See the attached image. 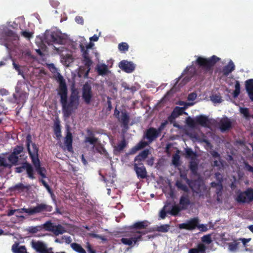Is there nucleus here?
<instances>
[{"label":"nucleus","mask_w":253,"mask_h":253,"mask_svg":"<svg viewBox=\"0 0 253 253\" xmlns=\"http://www.w3.org/2000/svg\"><path fill=\"white\" fill-rule=\"evenodd\" d=\"M56 80L59 83L57 91L60 97L62 113L64 117L69 118L79 107V92L77 90L73 89L68 101V88L65 79L60 73H58Z\"/></svg>","instance_id":"obj_1"},{"label":"nucleus","mask_w":253,"mask_h":253,"mask_svg":"<svg viewBox=\"0 0 253 253\" xmlns=\"http://www.w3.org/2000/svg\"><path fill=\"white\" fill-rule=\"evenodd\" d=\"M149 224L147 220H143L137 221L128 226V229L130 231L127 232L126 236L129 238H122L121 239V243L130 247L135 244L138 245V243L142 240V236L148 232L147 231L142 230L146 229Z\"/></svg>","instance_id":"obj_2"},{"label":"nucleus","mask_w":253,"mask_h":253,"mask_svg":"<svg viewBox=\"0 0 253 253\" xmlns=\"http://www.w3.org/2000/svg\"><path fill=\"white\" fill-rule=\"evenodd\" d=\"M220 59L215 55L208 58L199 56L195 61V64L203 71L204 74L211 75L213 73V66Z\"/></svg>","instance_id":"obj_3"},{"label":"nucleus","mask_w":253,"mask_h":253,"mask_svg":"<svg viewBox=\"0 0 253 253\" xmlns=\"http://www.w3.org/2000/svg\"><path fill=\"white\" fill-rule=\"evenodd\" d=\"M235 200L240 204L250 203L253 201V188H249L244 192L239 191Z\"/></svg>","instance_id":"obj_4"},{"label":"nucleus","mask_w":253,"mask_h":253,"mask_svg":"<svg viewBox=\"0 0 253 253\" xmlns=\"http://www.w3.org/2000/svg\"><path fill=\"white\" fill-rule=\"evenodd\" d=\"M82 97L86 104L88 105L90 103L93 94L91 86L87 83H85L83 86Z\"/></svg>","instance_id":"obj_5"},{"label":"nucleus","mask_w":253,"mask_h":253,"mask_svg":"<svg viewBox=\"0 0 253 253\" xmlns=\"http://www.w3.org/2000/svg\"><path fill=\"white\" fill-rule=\"evenodd\" d=\"M53 208L51 206L45 204H38L36 207L31 208V214L33 215L42 212H50Z\"/></svg>","instance_id":"obj_6"},{"label":"nucleus","mask_w":253,"mask_h":253,"mask_svg":"<svg viewBox=\"0 0 253 253\" xmlns=\"http://www.w3.org/2000/svg\"><path fill=\"white\" fill-rule=\"evenodd\" d=\"M134 170L138 178L145 179L147 178V172L142 163H135L134 164Z\"/></svg>","instance_id":"obj_7"},{"label":"nucleus","mask_w":253,"mask_h":253,"mask_svg":"<svg viewBox=\"0 0 253 253\" xmlns=\"http://www.w3.org/2000/svg\"><path fill=\"white\" fill-rule=\"evenodd\" d=\"M185 180L192 191L197 193L201 192V187L203 185V182L200 178L195 180H190L186 177Z\"/></svg>","instance_id":"obj_8"},{"label":"nucleus","mask_w":253,"mask_h":253,"mask_svg":"<svg viewBox=\"0 0 253 253\" xmlns=\"http://www.w3.org/2000/svg\"><path fill=\"white\" fill-rule=\"evenodd\" d=\"M44 41L48 45H52L53 43L61 44L63 39L55 33H51L45 35Z\"/></svg>","instance_id":"obj_9"},{"label":"nucleus","mask_w":253,"mask_h":253,"mask_svg":"<svg viewBox=\"0 0 253 253\" xmlns=\"http://www.w3.org/2000/svg\"><path fill=\"white\" fill-rule=\"evenodd\" d=\"M160 135L159 131L154 127L147 129L144 135V138L148 140L149 143H151L157 139Z\"/></svg>","instance_id":"obj_10"},{"label":"nucleus","mask_w":253,"mask_h":253,"mask_svg":"<svg viewBox=\"0 0 253 253\" xmlns=\"http://www.w3.org/2000/svg\"><path fill=\"white\" fill-rule=\"evenodd\" d=\"M211 121V119H209L207 116L204 115H199L196 117V122L197 124L204 127H210L212 125Z\"/></svg>","instance_id":"obj_11"},{"label":"nucleus","mask_w":253,"mask_h":253,"mask_svg":"<svg viewBox=\"0 0 253 253\" xmlns=\"http://www.w3.org/2000/svg\"><path fill=\"white\" fill-rule=\"evenodd\" d=\"M198 219L197 218H194L188 221L186 223L180 224L179 227L180 229L192 230L198 226Z\"/></svg>","instance_id":"obj_12"},{"label":"nucleus","mask_w":253,"mask_h":253,"mask_svg":"<svg viewBox=\"0 0 253 253\" xmlns=\"http://www.w3.org/2000/svg\"><path fill=\"white\" fill-rule=\"evenodd\" d=\"M119 67L127 73H132L135 69V65L132 62L125 60L120 62Z\"/></svg>","instance_id":"obj_13"},{"label":"nucleus","mask_w":253,"mask_h":253,"mask_svg":"<svg viewBox=\"0 0 253 253\" xmlns=\"http://www.w3.org/2000/svg\"><path fill=\"white\" fill-rule=\"evenodd\" d=\"M31 245L32 248L39 253H46L48 250L46 245L41 241H32Z\"/></svg>","instance_id":"obj_14"},{"label":"nucleus","mask_w":253,"mask_h":253,"mask_svg":"<svg viewBox=\"0 0 253 253\" xmlns=\"http://www.w3.org/2000/svg\"><path fill=\"white\" fill-rule=\"evenodd\" d=\"M121 113V115L118 120L121 123L124 128H127L130 120L129 113L125 109L122 110Z\"/></svg>","instance_id":"obj_15"},{"label":"nucleus","mask_w":253,"mask_h":253,"mask_svg":"<svg viewBox=\"0 0 253 253\" xmlns=\"http://www.w3.org/2000/svg\"><path fill=\"white\" fill-rule=\"evenodd\" d=\"M232 126V122L227 117L222 118L219 123V127L222 132L229 130Z\"/></svg>","instance_id":"obj_16"},{"label":"nucleus","mask_w":253,"mask_h":253,"mask_svg":"<svg viewBox=\"0 0 253 253\" xmlns=\"http://www.w3.org/2000/svg\"><path fill=\"white\" fill-rule=\"evenodd\" d=\"M184 72H185L186 76L183 78V81L184 84H185L188 82L190 80L191 78L196 74V70L195 68L193 67V65H191L190 66L187 67Z\"/></svg>","instance_id":"obj_17"},{"label":"nucleus","mask_w":253,"mask_h":253,"mask_svg":"<svg viewBox=\"0 0 253 253\" xmlns=\"http://www.w3.org/2000/svg\"><path fill=\"white\" fill-rule=\"evenodd\" d=\"M11 192L18 193H22L29 190V186H25L22 183H19L9 188Z\"/></svg>","instance_id":"obj_18"},{"label":"nucleus","mask_w":253,"mask_h":253,"mask_svg":"<svg viewBox=\"0 0 253 253\" xmlns=\"http://www.w3.org/2000/svg\"><path fill=\"white\" fill-rule=\"evenodd\" d=\"M73 136L72 133L68 130L65 137L64 144L69 152L73 151Z\"/></svg>","instance_id":"obj_19"},{"label":"nucleus","mask_w":253,"mask_h":253,"mask_svg":"<svg viewBox=\"0 0 253 253\" xmlns=\"http://www.w3.org/2000/svg\"><path fill=\"white\" fill-rule=\"evenodd\" d=\"M150 153V151L148 149L143 150L135 157L134 162L135 163H142L147 158Z\"/></svg>","instance_id":"obj_20"},{"label":"nucleus","mask_w":253,"mask_h":253,"mask_svg":"<svg viewBox=\"0 0 253 253\" xmlns=\"http://www.w3.org/2000/svg\"><path fill=\"white\" fill-rule=\"evenodd\" d=\"M206 246L203 243H199L196 248L190 249L188 253H206Z\"/></svg>","instance_id":"obj_21"},{"label":"nucleus","mask_w":253,"mask_h":253,"mask_svg":"<svg viewBox=\"0 0 253 253\" xmlns=\"http://www.w3.org/2000/svg\"><path fill=\"white\" fill-rule=\"evenodd\" d=\"M183 209L177 205H174V206H172L171 208L170 206H169L167 212L168 213L170 214L172 216H176Z\"/></svg>","instance_id":"obj_22"},{"label":"nucleus","mask_w":253,"mask_h":253,"mask_svg":"<svg viewBox=\"0 0 253 253\" xmlns=\"http://www.w3.org/2000/svg\"><path fill=\"white\" fill-rule=\"evenodd\" d=\"M82 62L87 68V71L85 74V76H87L90 72L91 66L92 64V61L90 57H82Z\"/></svg>","instance_id":"obj_23"},{"label":"nucleus","mask_w":253,"mask_h":253,"mask_svg":"<svg viewBox=\"0 0 253 253\" xmlns=\"http://www.w3.org/2000/svg\"><path fill=\"white\" fill-rule=\"evenodd\" d=\"M190 201L187 195L182 196L179 200V204L183 210L187 209V207L190 205Z\"/></svg>","instance_id":"obj_24"},{"label":"nucleus","mask_w":253,"mask_h":253,"mask_svg":"<svg viewBox=\"0 0 253 253\" xmlns=\"http://www.w3.org/2000/svg\"><path fill=\"white\" fill-rule=\"evenodd\" d=\"M13 97L15 99L17 104H24L26 101V99L28 97V95L26 92H22L20 93L18 97H17V96L14 94Z\"/></svg>","instance_id":"obj_25"},{"label":"nucleus","mask_w":253,"mask_h":253,"mask_svg":"<svg viewBox=\"0 0 253 253\" xmlns=\"http://www.w3.org/2000/svg\"><path fill=\"white\" fill-rule=\"evenodd\" d=\"M12 250L14 253H28L24 246H19L18 243H15L12 246Z\"/></svg>","instance_id":"obj_26"},{"label":"nucleus","mask_w":253,"mask_h":253,"mask_svg":"<svg viewBox=\"0 0 253 253\" xmlns=\"http://www.w3.org/2000/svg\"><path fill=\"white\" fill-rule=\"evenodd\" d=\"M235 69V65L232 61H230L229 63L223 68L222 73L224 75L227 76Z\"/></svg>","instance_id":"obj_27"},{"label":"nucleus","mask_w":253,"mask_h":253,"mask_svg":"<svg viewBox=\"0 0 253 253\" xmlns=\"http://www.w3.org/2000/svg\"><path fill=\"white\" fill-rule=\"evenodd\" d=\"M189 169L192 174L198 175V165L195 161H191L189 165Z\"/></svg>","instance_id":"obj_28"},{"label":"nucleus","mask_w":253,"mask_h":253,"mask_svg":"<svg viewBox=\"0 0 253 253\" xmlns=\"http://www.w3.org/2000/svg\"><path fill=\"white\" fill-rule=\"evenodd\" d=\"M96 69L97 73L99 75H105L109 72L108 67L105 64L98 65Z\"/></svg>","instance_id":"obj_29"},{"label":"nucleus","mask_w":253,"mask_h":253,"mask_svg":"<svg viewBox=\"0 0 253 253\" xmlns=\"http://www.w3.org/2000/svg\"><path fill=\"white\" fill-rule=\"evenodd\" d=\"M25 170H26L27 173L28 174V176L29 178L31 179H34L35 178V177L34 176V169L31 166V164L28 163V162H26V166H25Z\"/></svg>","instance_id":"obj_30"},{"label":"nucleus","mask_w":253,"mask_h":253,"mask_svg":"<svg viewBox=\"0 0 253 253\" xmlns=\"http://www.w3.org/2000/svg\"><path fill=\"white\" fill-rule=\"evenodd\" d=\"M53 130L54 134L57 139H60L61 137V126L59 121H56L54 123Z\"/></svg>","instance_id":"obj_31"},{"label":"nucleus","mask_w":253,"mask_h":253,"mask_svg":"<svg viewBox=\"0 0 253 253\" xmlns=\"http://www.w3.org/2000/svg\"><path fill=\"white\" fill-rule=\"evenodd\" d=\"M66 232L65 228L60 224L54 226L52 231L56 236L62 234Z\"/></svg>","instance_id":"obj_32"},{"label":"nucleus","mask_w":253,"mask_h":253,"mask_svg":"<svg viewBox=\"0 0 253 253\" xmlns=\"http://www.w3.org/2000/svg\"><path fill=\"white\" fill-rule=\"evenodd\" d=\"M171 204L170 202H167L165 206L163 207L162 209L159 212V216L161 219H165L166 217L167 211L168 210V208L169 206H170Z\"/></svg>","instance_id":"obj_33"},{"label":"nucleus","mask_w":253,"mask_h":253,"mask_svg":"<svg viewBox=\"0 0 253 253\" xmlns=\"http://www.w3.org/2000/svg\"><path fill=\"white\" fill-rule=\"evenodd\" d=\"M29 154L35 169L41 167L40 161L38 158V155H32L30 152L29 153Z\"/></svg>","instance_id":"obj_34"},{"label":"nucleus","mask_w":253,"mask_h":253,"mask_svg":"<svg viewBox=\"0 0 253 253\" xmlns=\"http://www.w3.org/2000/svg\"><path fill=\"white\" fill-rule=\"evenodd\" d=\"M126 143L125 138L117 144V146L114 147V151L118 153L123 151L124 149L126 147Z\"/></svg>","instance_id":"obj_35"},{"label":"nucleus","mask_w":253,"mask_h":253,"mask_svg":"<svg viewBox=\"0 0 253 253\" xmlns=\"http://www.w3.org/2000/svg\"><path fill=\"white\" fill-rule=\"evenodd\" d=\"M71 248L78 253H86V251L82 246L78 243H73L71 245Z\"/></svg>","instance_id":"obj_36"},{"label":"nucleus","mask_w":253,"mask_h":253,"mask_svg":"<svg viewBox=\"0 0 253 253\" xmlns=\"http://www.w3.org/2000/svg\"><path fill=\"white\" fill-rule=\"evenodd\" d=\"M41 226H42V229L43 228L46 231L52 232L55 225L51 221L49 220Z\"/></svg>","instance_id":"obj_37"},{"label":"nucleus","mask_w":253,"mask_h":253,"mask_svg":"<svg viewBox=\"0 0 253 253\" xmlns=\"http://www.w3.org/2000/svg\"><path fill=\"white\" fill-rule=\"evenodd\" d=\"M18 157L13 153H11L8 157V161L11 164L10 165L16 166L18 161Z\"/></svg>","instance_id":"obj_38"},{"label":"nucleus","mask_w":253,"mask_h":253,"mask_svg":"<svg viewBox=\"0 0 253 253\" xmlns=\"http://www.w3.org/2000/svg\"><path fill=\"white\" fill-rule=\"evenodd\" d=\"M211 187L216 188V193L217 195H219L220 193H221L222 190L223 189V186H222V183H221L219 182H212L211 183Z\"/></svg>","instance_id":"obj_39"},{"label":"nucleus","mask_w":253,"mask_h":253,"mask_svg":"<svg viewBox=\"0 0 253 253\" xmlns=\"http://www.w3.org/2000/svg\"><path fill=\"white\" fill-rule=\"evenodd\" d=\"M246 89L248 93L253 91V79H251L245 81Z\"/></svg>","instance_id":"obj_40"},{"label":"nucleus","mask_w":253,"mask_h":253,"mask_svg":"<svg viewBox=\"0 0 253 253\" xmlns=\"http://www.w3.org/2000/svg\"><path fill=\"white\" fill-rule=\"evenodd\" d=\"M169 229V224H163L160 226H158L155 228V231L162 233H166L168 232Z\"/></svg>","instance_id":"obj_41"},{"label":"nucleus","mask_w":253,"mask_h":253,"mask_svg":"<svg viewBox=\"0 0 253 253\" xmlns=\"http://www.w3.org/2000/svg\"><path fill=\"white\" fill-rule=\"evenodd\" d=\"M235 88L233 92V96L234 98H236L239 96L241 92V86L239 81H236Z\"/></svg>","instance_id":"obj_42"},{"label":"nucleus","mask_w":253,"mask_h":253,"mask_svg":"<svg viewBox=\"0 0 253 253\" xmlns=\"http://www.w3.org/2000/svg\"><path fill=\"white\" fill-rule=\"evenodd\" d=\"M185 157L187 158H191L192 160L196 157V153L191 148H186L185 149Z\"/></svg>","instance_id":"obj_43"},{"label":"nucleus","mask_w":253,"mask_h":253,"mask_svg":"<svg viewBox=\"0 0 253 253\" xmlns=\"http://www.w3.org/2000/svg\"><path fill=\"white\" fill-rule=\"evenodd\" d=\"M175 185L178 189H179L186 192L188 191V188L187 186L186 185L183 184L180 181H177L175 183Z\"/></svg>","instance_id":"obj_44"},{"label":"nucleus","mask_w":253,"mask_h":253,"mask_svg":"<svg viewBox=\"0 0 253 253\" xmlns=\"http://www.w3.org/2000/svg\"><path fill=\"white\" fill-rule=\"evenodd\" d=\"M36 170L37 171L38 173L42 177V178H46V176L45 173L46 172V170L44 168L42 167L41 166L36 169Z\"/></svg>","instance_id":"obj_45"},{"label":"nucleus","mask_w":253,"mask_h":253,"mask_svg":"<svg viewBox=\"0 0 253 253\" xmlns=\"http://www.w3.org/2000/svg\"><path fill=\"white\" fill-rule=\"evenodd\" d=\"M201 241L203 243H206L208 245L211 244L212 242L211 235L208 234V235L203 236L201 238Z\"/></svg>","instance_id":"obj_46"},{"label":"nucleus","mask_w":253,"mask_h":253,"mask_svg":"<svg viewBox=\"0 0 253 253\" xmlns=\"http://www.w3.org/2000/svg\"><path fill=\"white\" fill-rule=\"evenodd\" d=\"M239 243L238 242H234V243H230L228 245V249L231 252H236L238 248Z\"/></svg>","instance_id":"obj_47"},{"label":"nucleus","mask_w":253,"mask_h":253,"mask_svg":"<svg viewBox=\"0 0 253 253\" xmlns=\"http://www.w3.org/2000/svg\"><path fill=\"white\" fill-rule=\"evenodd\" d=\"M23 147L22 145H16L13 151L12 152L13 154L18 156L19 154H20L21 152L23 151Z\"/></svg>","instance_id":"obj_48"},{"label":"nucleus","mask_w":253,"mask_h":253,"mask_svg":"<svg viewBox=\"0 0 253 253\" xmlns=\"http://www.w3.org/2000/svg\"><path fill=\"white\" fill-rule=\"evenodd\" d=\"M240 112L246 119H249L251 117L250 115L249 109L247 108H241Z\"/></svg>","instance_id":"obj_49"},{"label":"nucleus","mask_w":253,"mask_h":253,"mask_svg":"<svg viewBox=\"0 0 253 253\" xmlns=\"http://www.w3.org/2000/svg\"><path fill=\"white\" fill-rule=\"evenodd\" d=\"M118 48L121 51L126 52L128 49V45L126 42H121L119 44Z\"/></svg>","instance_id":"obj_50"},{"label":"nucleus","mask_w":253,"mask_h":253,"mask_svg":"<svg viewBox=\"0 0 253 253\" xmlns=\"http://www.w3.org/2000/svg\"><path fill=\"white\" fill-rule=\"evenodd\" d=\"M98 141V138L94 136L86 137L85 139V142H89L91 145H94Z\"/></svg>","instance_id":"obj_51"},{"label":"nucleus","mask_w":253,"mask_h":253,"mask_svg":"<svg viewBox=\"0 0 253 253\" xmlns=\"http://www.w3.org/2000/svg\"><path fill=\"white\" fill-rule=\"evenodd\" d=\"M42 229V226H31L29 227L28 231L31 233H36L38 231Z\"/></svg>","instance_id":"obj_52"},{"label":"nucleus","mask_w":253,"mask_h":253,"mask_svg":"<svg viewBox=\"0 0 253 253\" xmlns=\"http://www.w3.org/2000/svg\"><path fill=\"white\" fill-rule=\"evenodd\" d=\"M212 166L213 167H217V169L219 170L221 169H223V163L221 159L213 161Z\"/></svg>","instance_id":"obj_53"},{"label":"nucleus","mask_w":253,"mask_h":253,"mask_svg":"<svg viewBox=\"0 0 253 253\" xmlns=\"http://www.w3.org/2000/svg\"><path fill=\"white\" fill-rule=\"evenodd\" d=\"M26 146L28 153L30 152V145L32 144V136L28 134L26 137Z\"/></svg>","instance_id":"obj_54"},{"label":"nucleus","mask_w":253,"mask_h":253,"mask_svg":"<svg viewBox=\"0 0 253 253\" xmlns=\"http://www.w3.org/2000/svg\"><path fill=\"white\" fill-rule=\"evenodd\" d=\"M186 123L187 125L191 127H194L197 124L196 122V119L194 120L190 117H188L186 119Z\"/></svg>","instance_id":"obj_55"},{"label":"nucleus","mask_w":253,"mask_h":253,"mask_svg":"<svg viewBox=\"0 0 253 253\" xmlns=\"http://www.w3.org/2000/svg\"><path fill=\"white\" fill-rule=\"evenodd\" d=\"M0 167H3L5 168H10L11 165L6 163V160L3 157L0 156Z\"/></svg>","instance_id":"obj_56"},{"label":"nucleus","mask_w":253,"mask_h":253,"mask_svg":"<svg viewBox=\"0 0 253 253\" xmlns=\"http://www.w3.org/2000/svg\"><path fill=\"white\" fill-rule=\"evenodd\" d=\"M211 100L215 103H221L222 102L221 97L219 95H213L211 97Z\"/></svg>","instance_id":"obj_57"},{"label":"nucleus","mask_w":253,"mask_h":253,"mask_svg":"<svg viewBox=\"0 0 253 253\" xmlns=\"http://www.w3.org/2000/svg\"><path fill=\"white\" fill-rule=\"evenodd\" d=\"M33 35V33L29 31H24L21 32V35L23 36L24 37L28 38L29 39L32 38Z\"/></svg>","instance_id":"obj_58"},{"label":"nucleus","mask_w":253,"mask_h":253,"mask_svg":"<svg viewBox=\"0 0 253 253\" xmlns=\"http://www.w3.org/2000/svg\"><path fill=\"white\" fill-rule=\"evenodd\" d=\"M173 110L178 115V116H180L184 113V108L177 106L174 108Z\"/></svg>","instance_id":"obj_59"},{"label":"nucleus","mask_w":253,"mask_h":253,"mask_svg":"<svg viewBox=\"0 0 253 253\" xmlns=\"http://www.w3.org/2000/svg\"><path fill=\"white\" fill-rule=\"evenodd\" d=\"M32 146L33 150L31 151L30 150V153L32 154V155H38L39 149H38V147L37 146L36 144L34 143H32Z\"/></svg>","instance_id":"obj_60"},{"label":"nucleus","mask_w":253,"mask_h":253,"mask_svg":"<svg viewBox=\"0 0 253 253\" xmlns=\"http://www.w3.org/2000/svg\"><path fill=\"white\" fill-rule=\"evenodd\" d=\"M26 166V162L22 164L20 167H16L15 169V171L17 173H21L23 170H25Z\"/></svg>","instance_id":"obj_61"},{"label":"nucleus","mask_w":253,"mask_h":253,"mask_svg":"<svg viewBox=\"0 0 253 253\" xmlns=\"http://www.w3.org/2000/svg\"><path fill=\"white\" fill-rule=\"evenodd\" d=\"M40 181H41L42 183V185L45 187V188L47 189L49 193H52L51 188L44 180H43V179H41L40 180Z\"/></svg>","instance_id":"obj_62"},{"label":"nucleus","mask_w":253,"mask_h":253,"mask_svg":"<svg viewBox=\"0 0 253 253\" xmlns=\"http://www.w3.org/2000/svg\"><path fill=\"white\" fill-rule=\"evenodd\" d=\"M96 151L101 154H105L106 153H107V151L106 150L104 149V148L101 146V145H99V146H98L96 148Z\"/></svg>","instance_id":"obj_63"},{"label":"nucleus","mask_w":253,"mask_h":253,"mask_svg":"<svg viewBox=\"0 0 253 253\" xmlns=\"http://www.w3.org/2000/svg\"><path fill=\"white\" fill-rule=\"evenodd\" d=\"M245 169L248 171L253 173V167L251 166L247 162H244Z\"/></svg>","instance_id":"obj_64"}]
</instances>
